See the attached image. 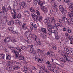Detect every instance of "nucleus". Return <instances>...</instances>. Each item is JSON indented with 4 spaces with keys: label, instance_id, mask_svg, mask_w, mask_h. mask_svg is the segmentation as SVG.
I'll return each instance as SVG.
<instances>
[{
    "label": "nucleus",
    "instance_id": "obj_64",
    "mask_svg": "<svg viewBox=\"0 0 73 73\" xmlns=\"http://www.w3.org/2000/svg\"><path fill=\"white\" fill-rule=\"evenodd\" d=\"M7 24L8 25H10V21H7Z\"/></svg>",
    "mask_w": 73,
    "mask_h": 73
},
{
    "label": "nucleus",
    "instance_id": "obj_16",
    "mask_svg": "<svg viewBox=\"0 0 73 73\" xmlns=\"http://www.w3.org/2000/svg\"><path fill=\"white\" fill-rule=\"evenodd\" d=\"M13 62L14 63V65H17V66H21V64L19 62H17L16 61H14Z\"/></svg>",
    "mask_w": 73,
    "mask_h": 73
},
{
    "label": "nucleus",
    "instance_id": "obj_34",
    "mask_svg": "<svg viewBox=\"0 0 73 73\" xmlns=\"http://www.w3.org/2000/svg\"><path fill=\"white\" fill-rule=\"evenodd\" d=\"M62 20L64 21V23H66L67 22V19L66 17H63Z\"/></svg>",
    "mask_w": 73,
    "mask_h": 73
},
{
    "label": "nucleus",
    "instance_id": "obj_54",
    "mask_svg": "<svg viewBox=\"0 0 73 73\" xmlns=\"http://www.w3.org/2000/svg\"><path fill=\"white\" fill-rule=\"evenodd\" d=\"M62 13L63 15H65L66 13V10H64L63 11H62Z\"/></svg>",
    "mask_w": 73,
    "mask_h": 73
},
{
    "label": "nucleus",
    "instance_id": "obj_17",
    "mask_svg": "<svg viewBox=\"0 0 73 73\" xmlns=\"http://www.w3.org/2000/svg\"><path fill=\"white\" fill-rule=\"evenodd\" d=\"M38 4L40 7H42V6H43L45 4V2L41 1H40L38 2Z\"/></svg>",
    "mask_w": 73,
    "mask_h": 73
},
{
    "label": "nucleus",
    "instance_id": "obj_47",
    "mask_svg": "<svg viewBox=\"0 0 73 73\" xmlns=\"http://www.w3.org/2000/svg\"><path fill=\"white\" fill-rule=\"evenodd\" d=\"M33 2L35 5L37 4V0H33Z\"/></svg>",
    "mask_w": 73,
    "mask_h": 73
},
{
    "label": "nucleus",
    "instance_id": "obj_20",
    "mask_svg": "<svg viewBox=\"0 0 73 73\" xmlns=\"http://www.w3.org/2000/svg\"><path fill=\"white\" fill-rule=\"evenodd\" d=\"M59 10L61 12H63L64 10V9L63 8V6L60 5L59 6Z\"/></svg>",
    "mask_w": 73,
    "mask_h": 73
},
{
    "label": "nucleus",
    "instance_id": "obj_14",
    "mask_svg": "<svg viewBox=\"0 0 73 73\" xmlns=\"http://www.w3.org/2000/svg\"><path fill=\"white\" fill-rule=\"evenodd\" d=\"M22 29L24 30H26L27 29V25L25 23H24L22 25Z\"/></svg>",
    "mask_w": 73,
    "mask_h": 73
},
{
    "label": "nucleus",
    "instance_id": "obj_61",
    "mask_svg": "<svg viewBox=\"0 0 73 73\" xmlns=\"http://www.w3.org/2000/svg\"><path fill=\"white\" fill-rule=\"evenodd\" d=\"M65 35L66 36V37L68 38L70 37V36L68 33H66L65 34Z\"/></svg>",
    "mask_w": 73,
    "mask_h": 73
},
{
    "label": "nucleus",
    "instance_id": "obj_53",
    "mask_svg": "<svg viewBox=\"0 0 73 73\" xmlns=\"http://www.w3.org/2000/svg\"><path fill=\"white\" fill-rule=\"evenodd\" d=\"M13 17L14 19H15L16 18V14H13Z\"/></svg>",
    "mask_w": 73,
    "mask_h": 73
},
{
    "label": "nucleus",
    "instance_id": "obj_19",
    "mask_svg": "<svg viewBox=\"0 0 73 73\" xmlns=\"http://www.w3.org/2000/svg\"><path fill=\"white\" fill-rule=\"evenodd\" d=\"M64 3H67V5H69L71 4V1L69 0H64Z\"/></svg>",
    "mask_w": 73,
    "mask_h": 73
},
{
    "label": "nucleus",
    "instance_id": "obj_2",
    "mask_svg": "<svg viewBox=\"0 0 73 73\" xmlns=\"http://www.w3.org/2000/svg\"><path fill=\"white\" fill-rule=\"evenodd\" d=\"M68 57V54H65L64 56L63 57L64 58V59H62L61 58H60L59 60L60 61H61V62H64L65 64L66 63V60L68 62L69 61L72 62V61L73 60V59L72 58L70 57V59H69L67 58V57Z\"/></svg>",
    "mask_w": 73,
    "mask_h": 73
},
{
    "label": "nucleus",
    "instance_id": "obj_26",
    "mask_svg": "<svg viewBox=\"0 0 73 73\" xmlns=\"http://www.w3.org/2000/svg\"><path fill=\"white\" fill-rule=\"evenodd\" d=\"M9 40H10V37H7L5 39L4 41L6 42H8L9 41Z\"/></svg>",
    "mask_w": 73,
    "mask_h": 73
},
{
    "label": "nucleus",
    "instance_id": "obj_6",
    "mask_svg": "<svg viewBox=\"0 0 73 73\" xmlns=\"http://www.w3.org/2000/svg\"><path fill=\"white\" fill-rule=\"evenodd\" d=\"M31 26L30 27L31 29V30H33L35 29V30H36V28H37V27L36 26V24L35 23H31Z\"/></svg>",
    "mask_w": 73,
    "mask_h": 73
},
{
    "label": "nucleus",
    "instance_id": "obj_42",
    "mask_svg": "<svg viewBox=\"0 0 73 73\" xmlns=\"http://www.w3.org/2000/svg\"><path fill=\"white\" fill-rule=\"evenodd\" d=\"M35 41H36V42L39 41H40V39L38 38V37L36 36V37L35 38Z\"/></svg>",
    "mask_w": 73,
    "mask_h": 73
},
{
    "label": "nucleus",
    "instance_id": "obj_41",
    "mask_svg": "<svg viewBox=\"0 0 73 73\" xmlns=\"http://www.w3.org/2000/svg\"><path fill=\"white\" fill-rule=\"evenodd\" d=\"M15 23L17 24H21V22L20 21L16 20L15 21Z\"/></svg>",
    "mask_w": 73,
    "mask_h": 73
},
{
    "label": "nucleus",
    "instance_id": "obj_3",
    "mask_svg": "<svg viewBox=\"0 0 73 73\" xmlns=\"http://www.w3.org/2000/svg\"><path fill=\"white\" fill-rule=\"evenodd\" d=\"M50 18L51 19L52 22V21L54 24H56L55 26H54V27H53V29H56L57 28L60 26V24L59 23L56 24V20L55 19H54V18L53 17H52L51 18L50 17Z\"/></svg>",
    "mask_w": 73,
    "mask_h": 73
},
{
    "label": "nucleus",
    "instance_id": "obj_33",
    "mask_svg": "<svg viewBox=\"0 0 73 73\" xmlns=\"http://www.w3.org/2000/svg\"><path fill=\"white\" fill-rule=\"evenodd\" d=\"M64 50L65 52H66V53H67V54H69L70 53L69 52V49H68V48H64Z\"/></svg>",
    "mask_w": 73,
    "mask_h": 73
},
{
    "label": "nucleus",
    "instance_id": "obj_21",
    "mask_svg": "<svg viewBox=\"0 0 73 73\" xmlns=\"http://www.w3.org/2000/svg\"><path fill=\"white\" fill-rule=\"evenodd\" d=\"M51 65H50L48 66H47L48 69H49L51 71H53L54 69H53V67H51Z\"/></svg>",
    "mask_w": 73,
    "mask_h": 73
},
{
    "label": "nucleus",
    "instance_id": "obj_59",
    "mask_svg": "<svg viewBox=\"0 0 73 73\" xmlns=\"http://www.w3.org/2000/svg\"><path fill=\"white\" fill-rule=\"evenodd\" d=\"M30 51H31L32 52H33L34 51V48H31L30 49Z\"/></svg>",
    "mask_w": 73,
    "mask_h": 73
},
{
    "label": "nucleus",
    "instance_id": "obj_10",
    "mask_svg": "<svg viewBox=\"0 0 73 73\" xmlns=\"http://www.w3.org/2000/svg\"><path fill=\"white\" fill-rule=\"evenodd\" d=\"M7 7L3 6L2 9L1 13H3V15H5V13L7 12Z\"/></svg>",
    "mask_w": 73,
    "mask_h": 73
},
{
    "label": "nucleus",
    "instance_id": "obj_4",
    "mask_svg": "<svg viewBox=\"0 0 73 73\" xmlns=\"http://www.w3.org/2000/svg\"><path fill=\"white\" fill-rule=\"evenodd\" d=\"M69 9L71 11L70 12L68 13V15L70 17H72L73 15V4L70 5L69 7Z\"/></svg>",
    "mask_w": 73,
    "mask_h": 73
},
{
    "label": "nucleus",
    "instance_id": "obj_46",
    "mask_svg": "<svg viewBox=\"0 0 73 73\" xmlns=\"http://www.w3.org/2000/svg\"><path fill=\"white\" fill-rule=\"evenodd\" d=\"M21 14H18L17 15V18L19 19H21Z\"/></svg>",
    "mask_w": 73,
    "mask_h": 73
},
{
    "label": "nucleus",
    "instance_id": "obj_48",
    "mask_svg": "<svg viewBox=\"0 0 73 73\" xmlns=\"http://www.w3.org/2000/svg\"><path fill=\"white\" fill-rule=\"evenodd\" d=\"M46 64L47 65V66H48L51 65V64H50V62H49V61L46 62Z\"/></svg>",
    "mask_w": 73,
    "mask_h": 73
},
{
    "label": "nucleus",
    "instance_id": "obj_25",
    "mask_svg": "<svg viewBox=\"0 0 73 73\" xmlns=\"http://www.w3.org/2000/svg\"><path fill=\"white\" fill-rule=\"evenodd\" d=\"M34 58L35 61H38L39 58H38V56L37 55H36L35 57H34Z\"/></svg>",
    "mask_w": 73,
    "mask_h": 73
},
{
    "label": "nucleus",
    "instance_id": "obj_22",
    "mask_svg": "<svg viewBox=\"0 0 73 73\" xmlns=\"http://www.w3.org/2000/svg\"><path fill=\"white\" fill-rule=\"evenodd\" d=\"M8 29L10 31H11L12 33H15V34H17V33L16 32V31H14L12 30V27H9L8 28Z\"/></svg>",
    "mask_w": 73,
    "mask_h": 73
},
{
    "label": "nucleus",
    "instance_id": "obj_45",
    "mask_svg": "<svg viewBox=\"0 0 73 73\" xmlns=\"http://www.w3.org/2000/svg\"><path fill=\"white\" fill-rule=\"evenodd\" d=\"M36 14L37 15L38 17L40 15V12L37 10H36Z\"/></svg>",
    "mask_w": 73,
    "mask_h": 73
},
{
    "label": "nucleus",
    "instance_id": "obj_62",
    "mask_svg": "<svg viewBox=\"0 0 73 73\" xmlns=\"http://www.w3.org/2000/svg\"><path fill=\"white\" fill-rule=\"evenodd\" d=\"M70 51L73 54V48H71L70 49Z\"/></svg>",
    "mask_w": 73,
    "mask_h": 73
},
{
    "label": "nucleus",
    "instance_id": "obj_11",
    "mask_svg": "<svg viewBox=\"0 0 73 73\" xmlns=\"http://www.w3.org/2000/svg\"><path fill=\"white\" fill-rule=\"evenodd\" d=\"M18 57L19 60H23V61H24V62L25 63V64H26V62H25V58L24 56L22 55H20Z\"/></svg>",
    "mask_w": 73,
    "mask_h": 73
},
{
    "label": "nucleus",
    "instance_id": "obj_15",
    "mask_svg": "<svg viewBox=\"0 0 73 73\" xmlns=\"http://www.w3.org/2000/svg\"><path fill=\"white\" fill-rule=\"evenodd\" d=\"M63 41L66 43V44H68L69 43V41L68 38H64L63 40Z\"/></svg>",
    "mask_w": 73,
    "mask_h": 73
},
{
    "label": "nucleus",
    "instance_id": "obj_36",
    "mask_svg": "<svg viewBox=\"0 0 73 73\" xmlns=\"http://www.w3.org/2000/svg\"><path fill=\"white\" fill-rule=\"evenodd\" d=\"M21 48L23 50H27V47L25 46H22L21 47Z\"/></svg>",
    "mask_w": 73,
    "mask_h": 73
},
{
    "label": "nucleus",
    "instance_id": "obj_23",
    "mask_svg": "<svg viewBox=\"0 0 73 73\" xmlns=\"http://www.w3.org/2000/svg\"><path fill=\"white\" fill-rule=\"evenodd\" d=\"M25 15L27 17H29L30 15V12L29 11H25Z\"/></svg>",
    "mask_w": 73,
    "mask_h": 73
},
{
    "label": "nucleus",
    "instance_id": "obj_24",
    "mask_svg": "<svg viewBox=\"0 0 73 73\" xmlns=\"http://www.w3.org/2000/svg\"><path fill=\"white\" fill-rule=\"evenodd\" d=\"M13 64V61H9L7 63V66H11V65H12Z\"/></svg>",
    "mask_w": 73,
    "mask_h": 73
},
{
    "label": "nucleus",
    "instance_id": "obj_28",
    "mask_svg": "<svg viewBox=\"0 0 73 73\" xmlns=\"http://www.w3.org/2000/svg\"><path fill=\"white\" fill-rule=\"evenodd\" d=\"M4 56H5V54H0V59H4Z\"/></svg>",
    "mask_w": 73,
    "mask_h": 73
},
{
    "label": "nucleus",
    "instance_id": "obj_60",
    "mask_svg": "<svg viewBox=\"0 0 73 73\" xmlns=\"http://www.w3.org/2000/svg\"><path fill=\"white\" fill-rule=\"evenodd\" d=\"M43 70L45 72H46V73H48V70H46V69L44 68Z\"/></svg>",
    "mask_w": 73,
    "mask_h": 73
},
{
    "label": "nucleus",
    "instance_id": "obj_37",
    "mask_svg": "<svg viewBox=\"0 0 73 73\" xmlns=\"http://www.w3.org/2000/svg\"><path fill=\"white\" fill-rule=\"evenodd\" d=\"M51 60H52V61L53 63V64H58V63L56 62V61L57 60L56 59H52Z\"/></svg>",
    "mask_w": 73,
    "mask_h": 73
},
{
    "label": "nucleus",
    "instance_id": "obj_31",
    "mask_svg": "<svg viewBox=\"0 0 73 73\" xmlns=\"http://www.w3.org/2000/svg\"><path fill=\"white\" fill-rule=\"evenodd\" d=\"M6 60H11V56L9 55L8 54H6Z\"/></svg>",
    "mask_w": 73,
    "mask_h": 73
},
{
    "label": "nucleus",
    "instance_id": "obj_29",
    "mask_svg": "<svg viewBox=\"0 0 73 73\" xmlns=\"http://www.w3.org/2000/svg\"><path fill=\"white\" fill-rule=\"evenodd\" d=\"M41 31L42 32L44 33L46 32V29H45V28H42L41 29Z\"/></svg>",
    "mask_w": 73,
    "mask_h": 73
},
{
    "label": "nucleus",
    "instance_id": "obj_8",
    "mask_svg": "<svg viewBox=\"0 0 73 73\" xmlns=\"http://www.w3.org/2000/svg\"><path fill=\"white\" fill-rule=\"evenodd\" d=\"M27 7V3L24 2L21 3V5L20 6V9H23V8H25Z\"/></svg>",
    "mask_w": 73,
    "mask_h": 73
},
{
    "label": "nucleus",
    "instance_id": "obj_58",
    "mask_svg": "<svg viewBox=\"0 0 73 73\" xmlns=\"http://www.w3.org/2000/svg\"><path fill=\"white\" fill-rule=\"evenodd\" d=\"M50 13L51 15H52L53 13V11L52 10H50Z\"/></svg>",
    "mask_w": 73,
    "mask_h": 73
},
{
    "label": "nucleus",
    "instance_id": "obj_43",
    "mask_svg": "<svg viewBox=\"0 0 73 73\" xmlns=\"http://www.w3.org/2000/svg\"><path fill=\"white\" fill-rule=\"evenodd\" d=\"M31 36L33 38H35L37 36H36V35L35 34H32L31 35Z\"/></svg>",
    "mask_w": 73,
    "mask_h": 73
},
{
    "label": "nucleus",
    "instance_id": "obj_5",
    "mask_svg": "<svg viewBox=\"0 0 73 73\" xmlns=\"http://www.w3.org/2000/svg\"><path fill=\"white\" fill-rule=\"evenodd\" d=\"M21 70L22 72H24L25 73H27L28 72L29 73H32V70L31 69L28 70L27 68H21Z\"/></svg>",
    "mask_w": 73,
    "mask_h": 73
},
{
    "label": "nucleus",
    "instance_id": "obj_57",
    "mask_svg": "<svg viewBox=\"0 0 73 73\" xmlns=\"http://www.w3.org/2000/svg\"><path fill=\"white\" fill-rule=\"evenodd\" d=\"M14 6H15V7H17L18 6V3L17 2H15L14 4Z\"/></svg>",
    "mask_w": 73,
    "mask_h": 73
},
{
    "label": "nucleus",
    "instance_id": "obj_32",
    "mask_svg": "<svg viewBox=\"0 0 73 73\" xmlns=\"http://www.w3.org/2000/svg\"><path fill=\"white\" fill-rule=\"evenodd\" d=\"M52 33H54V35H57V34H58L57 33H58L57 31L55 30H52Z\"/></svg>",
    "mask_w": 73,
    "mask_h": 73
},
{
    "label": "nucleus",
    "instance_id": "obj_9",
    "mask_svg": "<svg viewBox=\"0 0 73 73\" xmlns=\"http://www.w3.org/2000/svg\"><path fill=\"white\" fill-rule=\"evenodd\" d=\"M9 70H13V69L14 70H17L20 69V67L18 66H13V68L12 67H9Z\"/></svg>",
    "mask_w": 73,
    "mask_h": 73
},
{
    "label": "nucleus",
    "instance_id": "obj_49",
    "mask_svg": "<svg viewBox=\"0 0 73 73\" xmlns=\"http://www.w3.org/2000/svg\"><path fill=\"white\" fill-rule=\"evenodd\" d=\"M37 44L38 45H41V42H40V40L39 41H38V42H36Z\"/></svg>",
    "mask_w": 73,
    "mask_h": 73
},
{
    "label": "nucleus",
    "instance_id": "obj_55",
    "mask_svg": "<svg viewBox=\"0 0 73 73\" xmlns=\"http://www.w3.org/2000/svg\"><path fill=\"white\" fill-rule=\"evenodd\" d=\"M53 72H54V73H59V72H58V71H57V70H53Z\"/></svg>",
    "mask_w": 73,
    "mask_h": 73
},
{
    "label": "nucleus",
    "instance_id": "obj_39",
    "mask_svg": "<svg viewBox=\"0 0 73 73\" xmlns=\"http://www.w3.org/2000/svg\"><path fill=\"white\" fill-rule=\"evenodd\" d=\"M15 57H18V56H19V53L17 51H15Z\"/></svg>",
    "mask_w": 73,
    "mask_h": 73
},
{
    "label": "nucleus",
    "instance_id": "obj_52",
    "mask_svg": "<svg viewBox=\"0 0 73 73\" xmlns=\"http://www.w3.org/2000/svg\"><path fill=\"white\" fill-rule=\"evenodd\" d=\"M37 52H39V53H42L43 52V51L42 50H40V49H38L37 50Z\"/></svg>",
    "mask_w": 73,
    "mask_h": 73
},
{
    "label": "nucleus",
    "instance_id": "obj_18",
    "mask_svg": "<svg viewBox=\"0 0 73 73\" xmlns=\"http://www.w3.org/2000/svg\"><path fill=\"white\" fill-rule=\"evenodd\" d=\"M47 56H49L50 57H52L53 56H54V52L50 53L49 52H47L46 54Z\"/></svg>",
    "mask_w": 73,
    "mask_h": 73
},
{
    "label": "nucleus",
    "instance_id": "obj_50",
    "mask_svg": "<svg viewBox=\"0 0 73 73\" xmlns=\"http://www.w3.org/2000/svg\"><path fill=\"white\" fill-rule=\"evenodd\" d=\"M14 24V21L13 20L10 21V25H13Z\"/></svg>",
    "mask_w": 73,
    "mask_h": 73
},
{
    "label": "nucleus",
    "instance_id": "obj_40",
    "mask_svg": "<svg viewBox=\"0 0 73 73\" xmlns=\"http://www.w3.org/2000/svg\"><path fill=\"white\" fill-rule=\"evenodd\" d=\"M38 17V21H40V22H41L42 20V17L39 16Z\"/></svg>",
    "mask_w": 73,
    "mask_h": 73
},
{
    "label": "nucleus",
    "instance_id": "obj_63",
    "mask_svg": "<svg viewBox=\"0 0 73 73\" xmlns=\"http://www.w3.org/2000/svg\"><path fill=\"white\" fill-rule=\"evenodd\" d=\"M32 69H33V70H37V69L33 66L32 67Z\"/></svg>",
    "mask_w": 73,
    "mask_h": 73
},
{
    "label": "nucleus",
    "instance_id": "obj_1",
    "mask_svg": "<svg viewBox=\"0 0 73 73\" xmlns=\"http://www.w3.org/2000/svg\"><path fill=\"white\" fill-rule=\"evenodd\" d=\"M44 23L46 24L47 28L48 31L47 32V34L50 35L52 34V28H53V26L50 25V23H52L50 17H47L44 20Z\"/></svg>",
    "mask_w": 73,
    "mask_h": 73
},
{
    "label": "nucleus",
    "instance_id": "obj_35",
    "mask_svg": "<svg viewBox=\"0 0 73 73\" xmlns=\"http://www.w3.org/2000/svg\"><path fill=\"white\" fill-rule=\"evenodd\" d=\"M11 13L13 15L16 14V13L15 12V10L14 9H13L11 11Z\"/></svg>",
    "mask_w": 73,
    "mask_h": 73
},
{
    "label": "nucleus",
    "instance_id": "obj_44",
    "mask_svg": "<svg viewBox=\"0 0 73 73\" xmlns=\"http://www.w3.org/2000/svg\"><path fill=\"white\" fill-rule=\"evenodd\" d=\"M58 21H59V22H60V23H64V21L63 20H62V19H58Z\"/></svg>",
    "mask_w": 73,
    "mask_h": 73
},
{
    "label": "nucleus",
    "instance_id": "obj_56",
    "mask_svg": "<svg viewBox=\"0 0 73 73\" xmlns=\"http://www.w3.org/2000/svg\"><path fill=\"white\" fill-rule=\"evenodd\" d=\"M42 61H43V59H40L39 58V60H38V62H41Z\"/></svg>",
    "mask_w": 73,
    "mask_h": 73
},
{
    "label": "nucleus",
    "instance_id": "obj_30",
    "mask_svg": "<svg viewBox=\"0 0 73 73\" xmlns=\"http://www.w3.org/2000/svg\"><path fill=\"white\" fill-rule=\"evenodd\" d=\"M52 48L54 50H56L57 49V46L56 44H53L52 46Z\"/></svg>",
    "mask_w": 73,
    "mask_h": 73
},
{
    "label": "nucleus",
    "instance_id": "obj_38",
    "mask_svg": "<svg viewBox=\"0 0 73 73\" xmlns=\"http://www.w3.org/2000/svg\"><path fill=\"white\" fill-rule=\"evenodd\" d=\"M55 36V39L56 40H58L60 38V36L58 35V34L56 35Z\"/></svg>",
    "mask_w": 73,
    "mask_h": 73
},
{
    "label": "nucleus",
    "instance_id": "obj_13",
    "mask_svg": "<svg viewBox=\"0 0 73 73\" xmlns=\"http://www.w3.org/2000/svg\"><path fill=\"white\" fill-rule=\"evenodd\" d=\"M41 9L42 11L44 12V13H48V9L47 8H45V7L44 6L42 7H41Z\"/></svg>",
    "mask_w": 73,
    "mask_h": 73
},
{
    "label": "nucleus",
    "instance_id": "obj_12",
    "mask_svg": "<svg viewBox=\"0 0 73 73\" xmlns=\"http://www.w3.org/2000/svg\"><path fill=\"white\" fill-rule=\"evenodd\" d=\"M25 34L27 37L28 39L29 40H30L29 39V37H30V36L31 35V32L29 31H27L25 32Z\"/></svg>",
    "mask_w": 73,
    "mask_h": 73
},
{
    "label": "nucleus",
    "instance_id": "obj_51",
    "mask_svg": "<svg viewBox=\"0 0 73 73\" xmlns=\"http://www.w3.org/2000/svg\"><path fill=\"white\" fill-rule=\"evenodd\" d=\"M16 49L17 50H19V52H21L22 51V50L21 49H20V48L19 47H17Z\"/></svg>",
    "mask_w": 73,
    "mask_h": 73
},
{
    "label": "nucleus",
    "instance_id": "obj_7",
    "mask_svg": "<svg viewBox=\"0 0 73 73\" xmlns=\"http://www.w3.org/2000/svg\"><path fill=\"white\" fill-rule=\"evenodd\" d=\"M31 15L34 20L37 22L38 20V17L37 16L33 13H32L31 14Z\"/></svg>",
    "mask_w": 73,
    "mask_h": 73
},
{
    "label": "nucleus",
    "instance_id": "obj_27",
    "mask_svg": "<svg viewBox=\"0 0 73 73\" xmlns=\"http://www.w3.org/2000/svg\"><path fill=\"white\" fill-rule=\"evenodd\" d=\"M31 12H35L36 11V9L35 8L31 7L30 9Z\"/></svg>",
    "mask_w": 73,
    "mask_h": 73
}]
</instances>
